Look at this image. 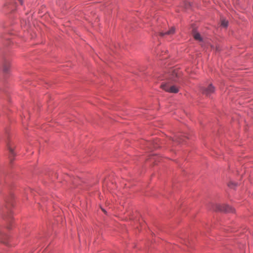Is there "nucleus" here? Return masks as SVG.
<instances>
[{"label": "nucleus", "mask_w": 253, "mask_h": 253, "mask_svg": "<svg viewBox=\"0 0 253 253\" xmlns=\"http://www.w3.org/2000/svg\"><path fill=\"white\" fill-rule=\"evenodd\" d=\"M161 88L165 91L170 93H177L179 91L178 87L173 85L170 83L162 84L161 85Z\"/></svg>", "instance_id": "f257e3e1"}, {"label": "nucleus", "mask_w": 253, "mask_h": 253, "mask_svg": "<svg viewBox=\"0 0 253 253\" xmlns=\"http://www.w3.org/2000/svg\"><path fill=\"white\" fill-rule=\"evenodd\" d=\"M214 210L215 211H224L227 212H234L235 211V210L229 205L221 206L220 205H217Z\"/></svg>", "instance_id": "f03ea898"}, {"label": "nucleus", "mask_w": 253, "mask_h": 253, "mask_svg": "<svg viewBox=\"0 0 253 253\" xmlns=\"http://www.w3.org/2000/svg\"><path fill=\"white\" fill-rule=\"evenodd\" d=\"M201 91L203 94L209 96L214 92V88L211 84H210L207 87H202Z\"/></svg>", "instance_id": "7ed1b4c3"}, {"label": "nucleus", "mask_w": 253, "mask_h": 253, "mask_svg": "<svg viewBox=\"0 0 253 253\" xmlns=\"http://www.w3.org/2000/svg\"><path fill=\"white\" fill-rule=\"evenodd\" d=\"M179 76H180V71L178 70H173L171 72L170 79L173 82H178L177 78H178L179 77Z\"/></svg>", "instance_id": "20e7f679"}, {"label": "nucleus", "mask_w": 253, "mask_h": 253, "mask_svg": "<svg viewBox=\"0 0 253 253\" xmlns=\"http://www.w3.org/2000/svg\"><path fill=\"white\" fill-rule=\"evenodd\" d=\"M175 32V28L171 27L168 31L166 32H161L160 35L161 36H164L165 35H173Z\"/></svg>", "instance_id": "39448f33"}, {"label": "nucleus", "mask_w": 253, "mask_h": 253, "mask_svg": "<svg viewBox=\"0 0 253 253\" xmlns=\"http://www.w3.org/2000/svg\"><path fill=\"white\" fill-rule=\"evenodd\" d=\"M193 37L195 40L199 41H202V38H201V37L199 33L194 31L193 33Z\"/></svg>", "instance_id": "423d86ee"}, {"label": "nucleus", "mask_w": 253, "mask_h": 253, "mask_svg": "<svg viewBox=\"0 0 253 253\" xmlns=\"http://www.w3.org/2000/svg\"><path fill=\"white\" fill-rule=\"evenodd\" d=\"M8 150L10 153V158L11 160V157H14L15 156V153L14 152V148L11 146L10 145H8Z\"/></svg>", "instance_id": "0eeeda50"}, {"label": "nucleus", "mask_w": 253, "mask_h": 253, "mask_svg": "<svg viewBox=\"0 0 253 253\" xmlns=\"http://www.w3.org/2000/svg\"><path fill=\"white\" fill-rule=\"evenodd\" d=\"M228 22L225 19H221V26L223 28H226L228 26Z\"/></svg>", "instance_id": "6e6552de"}, {"label": "nucleus", "mask_w": 253, "mask_h": 253, "mask_svg": "<svg viewBox=\"0 0 253 253\" xmlns=\"http://www.w3.org/2000/svg\"><path fill=\"white\" fill-rule=\"evenodd\" d=\"M237 185L236 183L231 181L228 183V186L231 188H234Z\"/></svg>", "instance_id": "1a4fd4ad"}, {"label": "nucleus", "mask_w": 253, "mask_h": 253, "mask_svg": "<svg viewBox=\"0 0 253 253\" xmlns=\"http://www.w3.org/2000/svg\"><path fill=\"white\" fill-rule=\"evenodd\" d=\"M9 68V65L8 63H6L3 66V70L5 72H7L8 71Z\"/></svg>", "instance_id": "9d476101"}, {"label": "nucleus", "mask_w": 253, "mask_h": 253, "mask_svg": "<svg viewBox=\"0 0 253 253\" xmlns=\"http://www.w3.org/2000/svg\"><path fill=\"white\" fill-rule=\"evenodd\" d=\"M102 211H104V212H105V211L104 210V209H102Z\"/></svg>", "instance_id": "9b49d317"}]
</instances>
